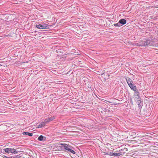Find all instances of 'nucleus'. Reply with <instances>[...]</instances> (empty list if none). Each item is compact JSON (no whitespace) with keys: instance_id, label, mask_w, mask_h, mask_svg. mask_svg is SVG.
<instances>
[{"instance_id":"obj_8","label":"nucleus","mask_w":158,"mask_h":158,"mask_svg":"<svg viewBox=\"0 0 158 158\" xmlns=\"http://www.w3.org/2000/svg\"><path fill=\"white\" fill-rule=\"evenodd\" d=\"M46 137L42 135H40L38 138V140L39 141H44L46 139Z\"/></svg>"},{"instance_id":"obj_9","label":"nucleus","mask_w":158,"mask_h":158,"mask_svg":"<svg viewBox=\"0 0 158 158\" xmlns=\"http://www.w3.org/2000/svg\"><path fill=\"white\" fill-rule=\"evenodd\" d=\"M47 123H44V120L42 122L40 123L39 124V125L38 126V128H41L43 127H44V126Z\"/></svg>"},{"instance_id":"obj_20","label":"nucleus","mask_w":158,"mask_h":158,"mask_svg":"<svg viewBox=\"0 0 158 158\" xmlns=\"http://www.w3.org/2000/svg\"><path fill=\"white\" fill-rule=\"evenodd\" d=\"M133 45L134 46H140L139 43H136V44H133Z\"/></svg>"},{"instance_id":"obj_16","label":"nucleus","mask_w":158,"mask_h":158,"mask_svg":"<svg viewBox=\"0 0 158 158\" xmlns=\"http://www.w3.org/2000/svg\"><path fill=\"white\" fill-rule=\"evenodd\" d=\"M142 104L141 102H140L139 104H138V107L139 109H141L142 106Z\"/></svg>"},{"instance_id":"obj_21","label":"nucleus","mask_w":158,"mask_h":158,"mask_svg":"<svg viewBox=\"0 0 158 158\" xmlns=\"http://www.w3.org/2000/svg\"><path fill=\"white\" fill-rule=\"evenodd\" d=\"M13 158H19V157L18 156H13Z\"/></svg>"},{"instance_id":"obj_3","label":"nucleus","mask_w":158,"mask_h":158,"mask_svg":"<svg viewBox=\"0 0 158 158\" xmlns=\"http://www.w3.org/2000/svg\"><path fill=\"white\" fill-rule=\"evenodd\" d=\"M50 26L46 23H42L36 25V27L39 29H48L49 28Z\"/></svg>"},{"instance_id":"obj_7","label":"nucleus","mask_w":158,"mask_h":158,"mask_svg":"<svg viewBox=\"0 0 158 158\" xmlns=\"http://www.w3.org/2000/svg\"><path fill=\"white\" fill-rule=\"evenodd\" d=\"M65 143H60L59 144V146H58L59 149L64 151V148L63 147L64 146H65Z\"/></svg>"},{"instance_id":"obj_2","label":"nucleus","mask_w":158,"mask_h":158,"mask_svg":"<svg viewBox=\"0 0 158 158\" xmlns=\"http://www.w3.org/2000/svg\"><path fill=\"white\" fill-rule=\"evenodd\" d=\"M63 147L64 148V151L65 152L68 153H71L73 154H75L76 153L75 152L74 150V148L69 144H65V146H64Z\"/></svg>"},{"instance_id":"obj_22","label":"nucleus","mask_w":158,"mask_h":158,"mask_svg":"<svg viewBox=\"0 0 158 158\" xmlns=\"http://www.w3.org/2000/svg\"><path fill=\"white\" fill-rule=\"evenodd\" d=\"M140 102H141V101H137V103L138 104Z\"/></svg>"},{"instance_id":"obj_5","label":"nucleus","mask_w":158,"mask_h":158,"mask_svg":"<svg viewBox=\"0 0 158 158\" xmlns=\"http://www.w3.org/2000/svg\"><path fill=\"white\" fill-rule=\"evenodd\" d=\"M55 119V117L54 116L51 117H48L44 120V123L47 124L49 122L52 121Z\"/></svg>"},{"instance_id":"obj_14","label":"nucleus","mask_w":158,"mask_h":158,"mask_svg":"<svg viewBox=\"0 0 158 158\" xmlns=\"http://www.w3.org/2000/svg\"><path fill=\"white\" fill-rule=\"evenodd\" d=\"M134 95L135 97L139 96V93L138 91H135Z\"/></svg>"},{"instance_id":"obj_1","label":"nucleus","mask_w":158,"mask_h":158,"mask_svg":"<svg viewBox=\"0 0 158 158\" xmlns=\"http://www.w3.org/2000/svg\"><path fill=\"white\" fill-rule=\"evenodd\" d=\"M127 82L131 90L134 91H136L137 88L135 85L133 84V81L129 77H127L126 78Z\"/></svg>"},{"instance_id":"obj_4","label":"nucleus","mask_w":158,"mask_h":158,"mask_svg":"<svg viewBox=\"0 0 158 158\" xmlns=\"http://www.w3.org/2000/svg\"><path fill=\"white\" fill-rule=\"evenodd\" d=\"M5 152L9 154L11 153L13 154H16L18 153V151L16 150L15 149L12 148H7L4 149Z\"/></svg>"},{"instance_id":"obj_6","label":"nucleus","mask_w":158,"mask_h":158,"mask_svg":"<svg viewBox=\"0 0 158 158\" xmlns=\"http://www.w3.org/2000/svg\"><path fill=\"white\" fill-rule=\"evenodd\" d=\"M143 41L144 43H145V46H151L152 45V42L151 40H147Z\"/></svg>"},{"instance_id":"obj_10","label":"nucleus","mask_w":158,"mask_h":158,"mask_svg":"<svg viewBox=\"0 0 158 158\" xmlns=\"http://www.w3.org/2000/svg\"><path fill=\"white\" fill-rule=\"evenodd\" d=\"M119 22L121 24V25H122L125 24L126 23V21L125 19H120Z\"/></svg>"},{"instance_id":"obj_19","label":"nucleus","mask_w":158,"mask_h":158,"mask_svg":"<svg viewBox=\"0 0 158 158\" xmlns=\"http://www.w3.org/2000/svg\"><path fill=\"white\" fill-rule=\"evenodd\" d=\"M3 158H13V156H10V157H8L4 155L3 156Z\"/></svg>"},{"instance_id":"obj_12","label":"nucleus","mask_w":158,"mask_h":158,"mask_svg":"<svg viewBox=\"0 0 158 158\" xmlns=\"http://www.w3.org/2000/svg\"><path fill=\"white\" fill-rule=\"evenodd\" d=\"M112 156H118L122 155V154L120 153H113Z\"/></svg>"},{"instance_id":"obj_11","label":"nucleus","mask_w":158,"mask_h":158,"mask_svg":"<svg viewBox=\"0 0 158 158\" xmlns=\"http://www.w3.org/2000/svg\"><path fill=\"white\" fill-rule=\"evenodd\" d=\"M23 135H28L30 136H32L33 135V133H32L27 132H24L23 133Z\"/></svg>"},{"instance_id":"obj_17","label":"nucleus","mask_w":158,"mask_h":158,"mask_svg":"<svg viewBox=\"0 0 158 158\" xmlns=\"http://www.w3.org/2000/svg\"><path fill=\"white\" fill-rule=\"evenodd\" d=\"M112 154H113V153H112V152H106V154L107 155H110V156H112Z\"/></svg>"},{"instance_id":"obj_18","label":"nucleus","mask_w":158,"mask_h":158,"mask_svg":"<svg viewBox=\"0 0 158 158\" xmlns=\"http://www.w3.org/2000/svg\"><path fill=\"white\" fill-rule=\"evenodd\" d=\"M136 98H137V101H141V99L139 96L136 97Z\"/></svg>"},{"instance_id":"obj_13","label":"nucleus","mask_w":158,"mask_h":158,"mask_svg":"<svg viewBox=\"0 0 158 158\" xmlns=\"http://www.w3.org/2000/svg\"><path fill=\"white\" fill-rule=\"evenodd\" d=\"M114 26L115 27H119L120 26H121V24L119 23V22L118 21V22L116 23H114Z\"/></svg>"},{"instance_id":"obj_15","label":"nucleus","mask_w":158,"mask_h":158,"mask_svg":"<svg viewBox=\"0 0 158 158\" xmlns=\"http://www.w3.org/2000/svg\"><path fill=\"white\" fill-rule=\"evenodd\" d=\"M139 43L140 46H145V43L143 41L140 42Z\"/></svg>"}]
</instances>
